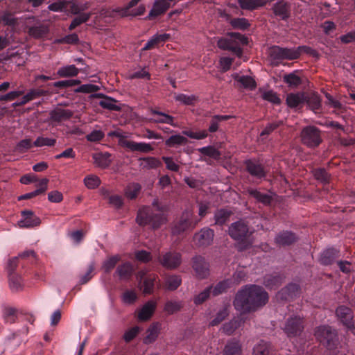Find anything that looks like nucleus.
Instances as JSON below:
<instances>
[{"instance_id":"obj_24","label":"nucleus","mask_w":355,"mask_h":355,"mask_svg":"<svg viewBox=\"0 0 355 355\" xmlns=\"http://www.w3.org/2000/svg\"><path fill=\"white\" fill-rule=\"evenodd\" d=\"M156 309V303L148 301L138 310L137 318L139 321H147L152 317Z\"/></svg>"},{"instance_id":"obj_42","label":"nucleus","mask_w":355,"mask_h":355,"mask_svg":"<svg viewBox=\"0 0 355 355\" xmlns=\"http://www.w3.org/2000/svg\"><path fill=\"white\" fill-rule=\"evenodd\" d=\"M242 320L239 318H234L230 322L223 324L221 330L227 335H232L236 329L241 327Z\"/></svg>"},{"instance_id":"obj_51","label":"nucleus","mask_w":355,"mask_h":355,"mask_svg":"<svg viewBox=\"0 0 355 355\" xmlns=\"http://www.w3.org/2000/svg\"><path fill=\"white\" fill-rule=\"evenodd\" d=\"M141 189V187L139 183H131L128 184L125 190V194L129 199H135L137 197Z\"/></svg>"},{"instance_id":"obj_46","label":"nucleus","mask_w":355,"mask_h":355,"mask_svg":"<svg viewBox=\"0 0 355 355\" xmlns=\"http://www.w3.org/2000/svg\"><path fill=\"white\" fill-rule=\"evenodd\" d=\"M230 24L234 29L245 31L249 28L250 24L245 18H232L230 20Z\"/></svg>"},{"instance_id":"obj_19","label":"nucleus","mask_w":355,"mask_h":355,"mask_svg":"<svg viewBox=\"0 0 355 355\" xmlns=\"http://www.w3.org/2000/svg\"><path fill=\"white\" fill-rule=\"evenodd\" d=\"M300 287L297 284L291 283L280 290L277 297L281 300H289L300 295Z\"/></svg>"},{"instance_id":"obj_47","label":"nucleus","mask_w":355,"mask_h":355,"mask_svg":"<svg viewBox=\"0 0 355 355\" xmlns=\"http://www.w3.org/2000/svg\"><path fill=\"white\" fill-rule=\"evenodd\" d=\"M157 279V276L154 274L147 275L144 280V293L150 294L153 292L154 286Z\"/></svg>"},{"instance_id":"obj_30","label":"nucleus","mask_w":355,"mask_h":355,"mask_svg":"<svg viewBox=\"0 0 355 355\" xmlns=\"http://www.w3.org/2000/svg\"><path fill=\"white\" fill-rule=\"evenodd\" d=\"M161 329V324L159 322L153 323L147 329L146 336L144 338L145 344H150L156 340Z\"/></svg>"},{"instance_id":"obj_57","label":"nucleus","mask_w":355,"mask_h":355,"mask_svg":"<svg viewBox=\"0 0 355 355\" xmlns=\"http://www.w3.org/2000/svg\"><path fill=\"white\" fill-rule=\"evenodd\" d=\"M84 183L89 189H94L101 184V180L96 175H89L84 178Z\"/></svg>"},{"instance_id":"obj_7","label":"nucleus","mask_w":355,"mask_h":355,"mask_svg":"<svg viewBox=\"0 0 355 355\" xmlns=\"http://www.w3.org/2000/svg\"><path fill=\"white\" fill-rule=\"evenodd\" d=\"M198 223V220L194 219L193 214L187 210L182 213L180 220L172 227V234L180 235L187 230H193Z\"/></svg>"},{"instance_id":"obj_17","label":"nucleus","mask_w":355,"mask_h":355,"mask_svg":"<svg viewBox=\"0 0 355 355\" xmlns=\"http://www.w3.org/2000/svg\"><path fill=\"white\" fill-rule=\"evenodd\" d=\"M192 267L200 279H205L209 275V266L205 258L196 256L193 258Z\"/></svg>"},{"instance_id":"obj_38","label":"nucleus","mask_w":355,"mask_h":355,"mask_svg":"<svg viewBox=\"0 0 355 355\" xmlns=\"http://www.w3.org/2000/svg\"><path fill=\"white\" fill-rule=\"evenodd\" d=\"M235 80L241 85L248 90L252 91L257 87V83L252 77L248 76H236Z\"/></svg>"},{"instance_id":"obj_59","label":"nucleus","mask_w":355,"mask_h":355,"mask_svg":"<svg viewBox=\"0 0 355 355\" xmlns=\"http://www.w3.org/2000/svg\"><path fill=\"white\" fill-rule=\"evenodd\" d=\"M229 312L227 307L221 309L216 314V317L209 322L210 326H216L223 321L228 315Z\"/></svg>"},{"instance_id":"obj_58","label":"nucleus","mask_w":355,"mask_h":355,"mask_svg":"<svg viewBox=\"0 0 355 355\" xmlns=\"http://www.w3.org/2000/svg\"><path fill=\"white\" fill-rule=\"evenodd\" d=\"M261 98L270 103L275 105H279L281 103V99L276 92L272 90H268L263 92Z\"/></svg>"},{"instance_id":"obj_40","label":"nucleus","mask_w":355,"mask_h":355,"mask_svg":"<svg viewBox=\"0 0 355 355\" xmlns=\"http://www.w3.org/2000/svg\"><path fill=\"white\" fill-rule=\"evenodd\" d=\"M232 212L227 209H220L216 211L214 218L216 224L218 225H224L230 218Z\"/></svg>"},{"instance_id":"obj_49","label":"nucleus","mask_w":355,"mask_h":355,"mask_svg":"<svg viewBox=\"0 0 355 355\" xmlns=\"http://www.w3.org/2000/svg\"><path fill=\"white\" fill-rule=\"evenodd\" d=\"M232 116L230 115H214L210 121V125L208 128L209 132H216L218 129L219 123L223 121L228 120Z\"/></svg>"},{"instance_id":"obj_34","label":"nucleus","mask_w":355,"mask_h":355,"mask_svg":"<svg viewBox=\"0 0 355 355\" xmlns=\"http://www.w3.org/2000/svg\"><path fill=\"white\" fill-rule=\"evenodd\" d=\"M249 195L257 200V202L264 205H270L272 201V197L267 193H261L254 189H249L248 190Z\"/></svg>"},{"instance_id":"obj_50","label":"nucleus","mask_w":355,"mask_h":355,"mask_svg":"<svg viewBox=\"0 0 355 355\" xmlns=\"http://www.w3.org/2000/svg\"><path fill=\"white\" fill-rule=\"evenodd\" d=\"M9 284L12 291H18L22 287L21 278L15 272L8 273Z\"/></svg>"},{"instance_id":"obj_61","label":"nucleus","mask_w":355,"mask_h":355,"mask_svg":"<svg viewBox=\"0 0 355 355\" xmlns=\"http://www.w3.org/2000/svg\"><path fill=\"white\" fill-rule=\"evenodd\" d=\"M109 154H98L94 156L96 164L101 168H105L109 166L110 161L109 160Z\"/></svg>"},{"instance_id":"obj_16","label":"nucleus","mask_w":355,"mask_h":355,"mask_svg":"<svg viewBox=\"0 0 355 355\" xmlns=\"http://www.w3.org/2000/svg\"><path fill=\"white\" fill-rule=\"evenodd\" d=\"M173 1L174 0H155L146 19L152 20L164 14L171 7V2Z\"/></svg>"},{"instance_id":"obj_63","label":"nucleus","mask_w":355,"mask_h":355,"mask_svg":"<svg viewBox=\"0 0 355 355\" xmlns=\"http://www.w3.org/2000/svg\"><path fill=\"white\" fill-rule=\"evenodd\" d=\"M325 97L327 98V105L340 112L344 110V105L339 101L334 98L331 94L326 93Z\"/></svg>"},{"instance_id":"obj_53","label":"nucleus","mask_w":355,"mask_h":355,"mask_svg":"<svg viewBox=\"0 0 355 355\" xmlns=\"http://www.w3.org/2000/svg\"><path fill=\"white\" fill-rule=\"evenodd\" d=\"M314 178L323 184H327L329 181V174L323 168H315L313 171Z\"/></svg>"},{"instance_id":"obj_4","label":"nucleus","mask_w":355,"mask_h":355,"mask_svg":"<svg viewBox=\"0 0 355 355\" xmlns=\"http://www.w3.org/2000/svg\"><path fill=\"white\" fill-rule=\"evenodd\" d=\"M228 233L232 239L239 242V248L241 250L249 248L252 244L250 240L252 233L248 223L243 220L232 223L229 227Z\"/></svg>"},{"instance_id":"obj_11","label":"nucleus","mask_w":355,"mask_h":355,"mask_svg":"<svg viewBox=\"0 0 355 355\" xmlns=\"http://www.w3.org/2000/svg\"><path fill=\"white\" fill-rule=\"evenodd\" d=\"M158 260L163 267L171 270L178 268L182 261L181 254L176 252L161 254Z\"/></svg>"},{"instance_id":"obj_32","label":"nucleus","mask_w":355,"mask_h":355,"mask_svg":"<svg viewBox=\"0 0 355 355\" xmlns=\"http://www.w3.org/2000/svg\"><path fill=\"white\" fill-rule=\"evenodd\" d=\"M274 349L271 344L261 340L253 349V355H274Z\"/></svg>"},{"instance_id":"obj_35","label":"nucleus","mask_w":355,"mask_h":355,"mask_svg":"<svg viewBox=\"0 0 355 355\" xmlns=\"http://www.w3.org/2000/svg\"><path fill=\"white\" fill-rule=\"evenodd\" d=\"M140 1L141 0H131L126 6L124 13L126 15H131L134 17L143 15L146 10L144 5H140L138 8L133 9V7L137 5Z\"/></svg>"},{"instance_id":"obj_18","label":"nucleus","mask_w":355,"mask_h":355,"mask_svg":"<svg viewBox=\"0 0 355 355\" xmlns=\"http://www.w3.org/2000/svg\"><path fill=\"white\" fill-rule=\"evenodd\" d=\"M92 98H101L98 105L103 109L110 111H120L121 110L119 105H116V101L103 93H96L91 94Z\"/></svg>"},{"instance_id":"obj_44","label":"nucleus","mask_w":355,"mask_h":355,"mask_svg":"<svg viewBox=\"0 0 355 355\" xmlns=\"http://www.w3.org/2000/svg\"><path fill=\"white\" fill-rule=\"evenodd\" d=\"M182 279L179 275H173L166 277L165 286L168 290L175 291L181 284Z\"/></svg>"},{"instance_id":"obj_36","label":"nucleus","mask_w":355,"mask_h":355,"mask_svg":"<svg viewBox=\"0 0 355 355\" xmlns=\"http://www.w3.org/2000/svg\"><path fill=\"white\" fill-rule=\"evenodd\" d=\"M232 280L227 279L222 280L217 283L214 286H212V295L218 296L224 293H226L227 290L232 286Z\"/></svg>"},{"instance_id":"obj_25","label":"nucleus","mask_w":355,"mask_h":355,"mask_svg":"<svg viewBox=\"0 0 355 355\" xmlns=\"http://www.w3.org/2000/svg\"><path fill=\"white\" fill-rule=\"evenodd\" d=\"M286 102L291 108L302 107L305 103V93H289L286 96Z\"/></svg>"},{"instance_id":"obj_27","label":"nucleus","mask_w":355,"mask_h":355,"mask_svg":"<svg viewBox=\"0 0 355 355\" xmlns=\"http://www.w3.org/2000/svg\"><path fill=\"white\" fill-rule=\"evenodd\" d=\"M284 279V276L280 273L275 272L264 277L263 284L268 288L275 289L279 287Z\"/></svg>"},{"instance_id":"obj_52","label":"nucleus","mask_w":355,"mask_h":355,"mask_svg":"<svg viewBox=\"0 0 355 355\" xmlns=\"http://www.w3.org/2000/svg\"><path fill=\"white\" fill-rule=\"evenodd\" d=\"M212 286H209L204 289L198 295H196L193 298V302L196 305L202 304L207 300H208L211 295H212Z\"/></svg>"},{"instance_id":"obj_22","label":"nucleus","mask_w":355,"mask_h":355,"mask_svg":"<svg viewBox=\"0 0 355 355\" xmlns=\"http://www.w3.org/2000/svg\"><path fill=\"white\" fill-rule=\"evenodd\" d=\"M340 257V251L336 248H330L323 250L320 256V263L323 266L331 265Z\"/></svg>"},{"instance_id":"obj_31","label":"nucleus","mask_w":355,"mask_h":355,"mask_svg":"<svg viewBox=\"0 0 355 355\" xmlns=\"http://www.w3.org/2000/svg\"><path fill=\"white\" fill-rule=\"evenodd\" d=\"M241 345L236 338H232L227 341L224 349L223 355H241Z\"/></svg>"},{"instance_id":"obj_28","label":"nucleus","mask_w":355,"mask_h":355,"mask_svg":"<svg viewBox=\"0 0 355 355\" xmlns=\"http://www.w3.org/2000/svg\"><path fill=\"white\" fill-rule=\"evenodd\" d=\"M19 309L10 306H4L2 310V315L6 323L13 324L17 321L19 315Z\"/></svg>"},{"instance_id":"obj_13","label":"nucleus","mask_w":355,"mask_h":355,"mask_svg":"<svg viewBox=\"0 0 355 355\" xmlns=\"http://www.w3.org/2000/svg\"><path fill=\"white\" fill-rule=\"evenodd\" d=\"M21 218L18 221L20 227L31 228L40 225L41 220L33 211L31 210H23L21 211Z\"/></svg>"},{"instance_id":"obj_20","label":"nucleus","mask_w":355,"mask_h":355,"mask_svg":"<svg viewBox=\"0 0 355 355\" xmlns=\"http://www.w3.org/2000/svg\"><path fill=\"white\" fill-rule=\"evenodd\" d=\"M214 236V232L210 228H203L195 234L194 241L200 246H208L211 244Z\"/></svg>"},{"instance_id":"obj_23","label":"nucleus","mask_w":355,"mask_h":355,"mask_svg":"<svg viewBox=\"0 0 355 355\" xmlns=\"http://www.w3.org/2000/svg\"><path fill=\"white\" fill-rule=\"evenodd\" d=\"M298 237L294 232L291 231H283L276 236L275 241L279 245L287 246L295 243Z\"/></svg>"},{"instance_id":"obj_1","label":"nucleus","mask_w":355,"mask_h":355,"mask_svg":"<svg viewBox=\"0 0 355 355\" xmlns=\"http://www.w3.org/2000/svg\"><path fill=\"white\" fill-rule=\"evenodd\" d=\"M268 301V293L260 286L245 285L236 294L234 306L241 313L256 311Z\"/></svg>"},{"instance_id":"obj_64","label":"nucleus","mask_w":355,"mask_h":355,"mask_svg":"<svg viewBox=\"0 0 355 355\" xmlns=\"http://www.w3.org/2000/svg\"><path fill=\"white\" fill-rule=\"evenodd\" d=\"M182 134L191 139H203L208 136L207 130H202L199 132H193L190 130H185L182 131Z\"/></svg>"},{"instance_id":"obj_54","label":"nucleus","mask_w":355,"mask_h":355,"mask_svg":"<svg viewBox=\"0 0 355 355\" xmlns=\"http://www.w3.org/2000/svg\"><path fill=\"white\" fill-rule=\"evenodd\" d=\"M198 151L206 156H209L215 159H219L220 157V153L215 148L214 146H209L202 147L198 149Z\"/></svg>"},{"instance_id":"obj_62","label":"nucleus","mask_w":355,"mask_h":355,"mask_svg":"<svg viewBox=\"0 0 355 355\" xmlns=\"http://www.w3.org/2000/svg\"><path fill=\"white\" fill-rule=\"evenodd\" d=\"M100 89V87L98 85L93 84H85L82 85L78 88L74 89L76 93H85V94H91L93 92H96Z\"/></svg>"},{"instance_id":"obj_15","label":"nucleus","mask_w":355,"mask_h":355,"mask_svg":"<svg viewBox=\"0 0 355 355\" xmlns=\"http://www.w3.org/2000/svg\"><path fill=\"white\" fill-rule=\"evenodd\" d=\"M73 112L68 109L55 107L49 112V121L55 125L69 120L73 116Z\"/></svg>"},{"instance_id":"obj_48","label":"nucleus","mask_w":355,"mask_h":355,"mask_svg":"<svg viewBox=\"0 0 355 355\" xmlns=\"http://www.w3.org/2000/svg\"><path fill=\"white\" fill-rule=\"evenodd\" d=\"M174 98L176 101L180 102L186 105H194L198 101V97L197 96H188L184 94H175Z\"/></svg>"},{"instance_id":"obj_33","label":"nucleus","mask_w":355,"mask_h":355,"mask_svg":"<svg viewBox=\"0 0 355 355\" xmlns=\"http://www.w3.org/2000/svg\"><path fill=\"white\" fill-rule=\"evenodd\" d=\"M49 180L47 178H43L40 180V182L37 184L38 189L35 190L33 192H30L22 195L18 198L19 200H27L34 198L40 194L44 193L47 189Z\"/></svg>"},{"instance_id":"obj_43","label":"nucleus","mask_w":355,"mask_h":355,"mask_svg":"<svg viewBox=\"0 0 355 355\" xmlns=\"http://www.w3.org/2000/svg\"><path fill=\"white\" fill-rule=\"evenodd\" d=\"M78 73V69L73 64L60 67L57 71V74L61 78L76 76Z\"/></svg>"},{"instance_id":"obj_55","label":"nucleus","mask_w":355,"mask_h":355,"mask_svg":"<svg viewBox=\"0 0 355 355\" xmlns=\"http://www.w3.org/2000/svg\"><path fill=\"white\" fill-rule=\"evenodd\" d=\"M28 33L35 38H41L46 35L48 29L44 26H35L29 28Z\"/></svg>"},{"instance_id":"obj_41","label":"nucleus","mask_w":355,"mask_h":355,"mask_svg":"<svg viewBox=\"0 0 355 355\" xmlns=\"http://www.w3.org/2000/svg\"><path fill=\"white\" fill-rule=\"evenodd\" d=\"M298 71H295L292 73L285 74L283 77V80L289 87H297L302 83L301 78L297 74Z\"/></svg>"},{"instance_id":"obj_21","label":"nucleus","mask_w":355,"mask_h":355,"mask_svg":"<svg viewBox=\"0 0 355 355\" xmlns=\"http://www.w3.org/2000/svg\"><path fill=\"white\" fill-rule=\"evenodd\" d=\"M150 112L155 116L149 119L150 122L155 123H166L173 127H178V125L174 123L173 116L155 109H151Z\"/></svg>"},{"instance_id":"obj_56","label":"nucleus","mask_w":355,"mask_h":355,"mask_svg":"<svg viewBox=\"0 0 355 355\" xmlns=\"http://www.w3.org/2000/svg\"><path fill=\"white\" fill-rule=\"evenodd\" d=\"M90 17V15L88 13H81L74 17L71 21V23L69 27L70 31L75 29L77 26L87 21Z\"/></svg>"},{"instance_id":"obj_60","label":"nucleus","mask_w":355,"mask_h":355,"mask_svg":"<svg viewBox=\"0 0 355 355\" xmlns=\"http://www.w3.org/2000/svg\"><path fill=\"white\" fill-rule=\"evenodd\" d=\"M56 143L55 139L38 137L33 143V146L36 147L42 146H53Z\"/></svg>"},{"instance_id":"obj_12","label":"nucleus","mask_w":355,"mask_h":355,"mask_svg":"<svg viewBox=\"0 0 355 355\" xmlns=\"http://www.w3.org/2000/svg\"><path fill=\"white\" fill-rule=\"evenodd\" d=\"M336 314L338 319L347 329H354V313L351 309L345 306H340L336 309Z\"/></svg>"},{"instance_id":"obj_26","label":"nucleus","mask_w":355,"mask_h":355,"mask_svg":"<svg viewBox=\"0 0 355 355\" xmlns=\"http://www.w3.org/2000/svg\"><path fill=\"white\" fill-rule=\"evenodd\" d=\"M305 103L307 106L315 114L320 113L322 109V99L318 94L311 93L305 94Z\"/></svg>"},{"instance_id":"obj_29","label":"nucleus","mask_w":355,"mask_h":355,"mask_svg":"<svg viewBox=\"0 0 355 355\" xmlns=\"http://www.w3.org/2000/svg\"><path fill=\"white\" fill-rule=\"evenodd\" d=\"M124 147L132 151H139L142 153H149L153 150L150 144L144 142H135L134 141H128L123 142Z\"/></svg>"},{"instance_id":"obj_10","label":"nucleus","mask_w":355,"mask_h":355,"mask_svg":"<svg viewBox=\"0 0 355 355\" xmlns=\"http://www.w3.org/2000/svg\"><path fill=\"white\" fill-rule=\"evenodd\" d=\"M247 172L256 179H265L268 174V171L264 165L257 159H247L244 162Z\"/></svg>"},{"instance_id":"obj_2","label":"nucleus","mask_w":355,"mask_h":355,"mask_svg":"<svg viewBox=\"0 0 355 355\" xmlns=\"http://www.w3.org/2000/svg\"><path fill=\"white\" fill-rule=\"evenodd\" d=\"M136 221L140 226L148 225L157 230L166 223L167 218L163 209L156 202L150 206L140 208L137 212Z\"/></svg>"},{"instance_id":"obj_37","label":"nucleus","mask_w":355,"mask_h":355,"mask_svg":"<svg viewBox=\"0 0 355 355\" xmlns=\"http://www.w3.org/2000/svg\"><path fill=\"white\" fill-rule=\"evenodd\" d=\"M116 272L121 279H128L132 275L133 267L129 262H125L119 265L116 270Z\"/></svg>"},{"instance_id":"obj_6","label":"nucleus","mask_w":355,"mask_h":355,"mask_svg":"<svg viewBox=\"0 0 355 355\" xmlns=\"http://www.w3.org/2000/svg\"><path fill=\"white\" fill-rule=\"evenodd\" d=\"M301 143L309 148L314 149L322 142V131L313 125H306L300 134Z\"/></svg>"},{"instance_id":"obj_39","label":"nucleus","mask_w":355,"mask_h":355,"mask_svg":"<svg viewBox=\"0 0 355 355\" xmlns=\"http://www.w3.org/2000/svg\"><path fill=\"white\" fill-rule=\"evenodd\" d=\"M187 143L188 139L180 135H172L165 141V145L170 148L185 145Z\"/></svg>"},{"instance_id":"obj_9","label":"nucleus","mask_w":355,"mask_h":355,"mask_svg":"<svg viewBox=\"0 0 355 355\" xmlns=\"http://www.w3.org/2000/svg\"><path fill=\"white\" fill-rule=\"evenodd\" d=\"M269 55L272 60L277 61L297 59V53L294 51V48H284L277 45L270 48Z\"/></svg>"},{"instance_id":"obj_8","label":"nucleus","mask_w":355,"mask_h":355,"mask_svg":"<svg viewBox=\"0 0 355 355\" xmlns=\"http://www.w3.org/2000/svg\"><path fill=\"white\" fill-rule=\"evenodd\" d=\"M304 328L303 318L298 315H292L286 320L283 330L288 338H295L301 334Z\"/></svg>"},{"instance_id":"obj_5","label":"nucleus","mask_w":355,"mask_h":355,"mask_svg":"<svg viewBox=\"0 0 355 355\" xmlns=\"http://www.w3.org/2000/svg\"><path fill=\"white\" fill-rule=\"evenodd\" d=\"M314 336L329 351H334L340 344L336 329L329 325L317 327L314 330Z\"/></svg>"},{"instance_id":"obj_45","label":"nucleus","mask_w":355,"mask_h":355,"mask_svg":"<svg viewBox=\"0 0 355 355\" xmlns=\"http://www.w3.org/2000/svg\"><path fill=\"white\" fill-rule=\"evenodd\" d=\"M139 160L141 161L140 166L146 169L157 168L162 164L160 161L154 157L140 158Z\"/></svg>"},{"instance_id":"obj_14","label":"nucleus","mask_w":355,"mask_h":355,"mask_svg":"<svg viewBox=\"0 0 355 355\" xmlns=\"http://www.w3.org/2000/svg\"><path fill=\"white\" fill-rule=\"evenodd\" d=\"M275 16L280 20L286 21L291 16V4L284 0H279L272 6Z\"/></svg>"},{"instance_id":"obj_3","label":"nucleus","mask_w":355,"mask_h":355,"mask_svg":"<svg viewBox=\"0 0 355 355\" xmlns=\"http://www.w3.org/2000/svg\"><path fill=\"white\" fill-rule=\"evenodd\" d=\"M248 43V39L245 35L235 32L228 33L227 37L220 38L217 46L220 49L228 51L232 54L241 58L243 55V45Z\"/></svg>"}]
</instances>
